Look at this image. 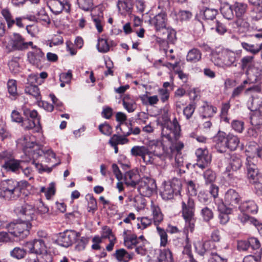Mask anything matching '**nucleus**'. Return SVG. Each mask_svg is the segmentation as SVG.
Segmentation results:
<instances>
[{"label":"nucleus","instance_id":"f257e3e1","mask_svg":"<svg viewBox=\"0 0 262 262\" xmlns=\"http://www.w3.org/2000/svg\"><path fill=\"white\" fill-rule=\"evenodd\" d=\"M238 58L236 51L224 49L219 52H213L211 60L216 66L226 69L236 66Z\"/></svg>","mask_w":262,"mask_h":262},{"label":"nucleus","instance_id":"f03ea898","mask_svg":"<svg viewBox=\"0 0 262 262\" xmlns=\"http://www.w3.org/2000/svg\"><path fill=\"white\" fill-rule=\"evenodd\" d=\"M130 154L135 157H140L146 164H160L158 159L162 162L165 160V156L161 154H158L156 150H151L146 146H134L130 150Z\"/></svg>","mask_w":262,"mask_h":262},{"label":"nucleus","instance_id":"7ed1b4c3","mask_svg":"<svg viewBox=\"0 0 262 262\" xmlns=\"http://www.w3.org/2000/svg\"><path fill=\"white\" fill-rule=\"evenodd\" d=\"M194 211L195 205L194 200L188 196L184 199L182 202V216L185 221L184 233L192 232L194 230L195 221Z\"/></svg>","mask_w":262,"mask_h":262},{"label":"nucleus","instance_id":"20e7f679","mask_svg":"<svg viewBox=\"0 0 262 262\" xmlns=\"http://www.w3.org/2000/svg\"><path fill=\"white\" fill-rule=\"evenodd\" d=\"M28 183L26 181L17 182L13 180H7L1 182V187L4 191L5 198L7 199H15L28 187Z\"/></svg>","mask_w":262,"mask_h":262},{"label":"nucleus","instance_id":"39448f33","mask_svg":"<svg viewBox=\"0 0 262 262\" xmlns=\"http://www.w3.org/2000/svg\"><path fill=\"white\" fill-rule=\"evenodd\" d=\"M26 247L29 249V252L38 255V258L42 259L46 262H52L53 257L46 246L43 239H35L32 241L27 242Z\"/></svg>","mask_w":262,"mask_h":262},{"label":"nucleus","instance_id":"423d86ee","mask_svg":"<svg viewBox=\"0 0 262 262\" xmlns=\"http://www.w3.org/2000/svg\"><path fill=\"white\" fill-rule=\"evenodd\" d=\"M181 131V127L177 119L174 117L172 121L165 122L162 127L161 144L164 146V142L167 140L170 144L173 138H176Z\"/></svg>","mask_w":262,"mask_h":262},{"label":"nucleus","instance_id":"0eeeda50","mask_svg":"<svg viewBox=\"0 0 262 262\" xmlns=\"http://www.w3.org/2000/svg\"><path fill=\"white\" fill-rule=\"evenodd\" d=\"M181 188V181L177 178H173L171 180L164 182L161 191V195L163 199L165 200L173 198L180 192Z\"/></svg>","mask_w":262,"mask_h":262},{"label":"nucleus","instance_id":"6e6552de","mask_svg":"<svg viewBox=\"0 0 262 262\" xmlns=\"http://www.w3.org/2000/svg\"><path fill=\"white\" fill-rule=\"evenodd\" d=\"M31 224L24 221L13 222L7 226L8 231L11 235L19 238H24L29 234Z\"/></svg>","mask_w":262,"mask_h":262},{"label":"nucleus","instance_id":"1a4fd4ad","mask_svg":"<svg viewBox=\"0 0 262 262\" xmlns=\"http://www.w3.org/2000/svg\"><path fill=\"white\" fill-rule=\"evenodd\" d=\"M138 190L143 196L149 197L156 189V184L154 179L143 178L137 183Z\"/></svg>","mask_w":262,"mask_h":262},{"label":"nucleus","instance_id":"9d476101","mask_svg":"<svg viewBox=\"0 0 262 262\" xmlns=\"http://www.w3.org/2000/svg\"><path fill=\"white\" fill-rule=\"evenodd\" d=\"M242 165V161L238 156L235 155L231 156L229 165L226 167V172L231 182L236 183L239 179L237 176L234 175V172L241 168Z\"/></svg>","mask_w":262,"mask_h":262},{"label":"nucleus","instance_id":"9b49d317","mask_svg":"<svg viewBox=\"0 0 262 262\" xmlns=\"http://www.w3.org/2000/svg\"><path fill=\"white\" fill-rule=\"evenodd\" d=\"M14 211L22 220L27 222L30 223L35 217V207L31 204H25L18 206Z\"/></svg>","mask_w":262,"mask_h":262},{"label":"nucleus","instance_id":"f8f14e48","mask_svg":"<svg viewBox=\"0 0 262 262\" xmlns=\"http://www.w3.org/2000/svg\"><path fill=\"white\" fill-rule=\"evenodd\" d=\"M80 235L78 232L74 230H66L60 233L57 239L58 244L62 247H68L76 241Z\"/></svg>","mask_w":262,"mask_h":262},{"label":"nucleus","instance_id":"ddd939ff","mask_svg":"<svg viewBox=\"0 0 262 262\" xmlns=\"http://www.w3.org/2000/svg\"><path fill=\"white\" fill-rule=\"evenodd\" d=\"M48 5L55 14H58L62 11L67 13L70 11L71 4L69 0H49Z\"/></svg>","mask_w":262,"mask_h":262},{"label":"nucleus","instance_id":"4468645a","mask_svg":"<svg viewBox=\"0 0 262 262\" xmlns=\"http://www.w3.org/2000/svg\"><path fill=\"white\" fill-rule=\"evenodd\" d=\"M253 162L254 158L250 156L247 158V176L250 183H254L255 181L262 178V173L258 174L257 167Z\"/></svg>","mask_w":262,"mask_h":262},{"label":"nucleus","instance_id":"2eb2a0df","mask_svg":"<svg viewBox=\"0 0 262 262\" xmlns=\"http://www.w3.org/2000/svg\"><path fill=\"white\" fill-rule=\"evenodd\" d=\"M167 15L164 11H162L149 20V24L154 26L156 31L163 30L166 28Z\"/></svg>","mask_w":262,"mask_h":262},{"label":"nucleus","instance_id":"dca6fc26","mask_svg":"<svg viewBox=\"0 0 262 262\" xmlns=\"http://www.w3.org/2000/svg\"><path fill=\"white\" fill-rule=\"evenodd\" d=\"M195 155L197 157L196 165L201 169L205 168L211 162V156L208 154V152L206 149H197Z\"/></svg>","mask_w":262,"mask_h":262},{"label":"nucleus","instance_id":"f3484780","mask_svg":"<svg viewBox=\"0 0 262 262\" xmlns=\"http://www.w3.org/2000/svg\"><path fill=\"white\" fill-rule=\"evenodd\" d=\"M133 5V0H118L116 4L118 13L123 16L132 14Z\"/></svg>","mask_w":262,"mask_h":262},{"label":"nucleus","instance_id":"a211bd4d","mask_svg":"<svg viewBox=\"0 0 262 262\" xmlns=\"http://www.w3.org/2000/svg\"><path fill=\"white\" fill-rule=\"evenodd\" d=\"M215 203L217 206L218 210L220 212L219 215L220 222L221 224H226L229 220L228 213L230 210L225 206L222 200H215Z\"/></svg>","mask_w":262,"mask_h":262},{"label":"nucleus","instance_id":"6ab92c4d","mask_svg":"<svg viewBox=\"0 0 262 262\" xmlns=\"http://www.w3.org/2000/svg\"><path fill=\"white\" fill-rule=\"evenodd\" d=\"M44 59L43 53L37 47H35L34 50L30 51L28 53V61L33 65L38 66Z\"/></svg>","mask_w":262,"mask_h":262},{"label":"nucleus","instance_id":"aec40b11","mask_svg":"<svg viewBox=\"0 0 262 262\" xmlns=\"http://www.w3.org/2000/svg\"><path fill=\"white\" fill-rule=\"evenodd\" d=\"M215 142V148L217 150L223 153L226 151L227 139V135L224 132H219L214 138Z\"/></svg>","mask_w":262,"mask_h":262},{"label":"nucleus","instance_id":"412c9836","mask_svg":"<svg viewBox=\"0 0 262 262\" xmlns=\"http://www.w3.org/2000/svg\"><path fill=\"white\" fill-rule=\"evenodd\" d=\"M241 200V197L237 192L234 189H230L225 193L224 197V204L234 206L237 204Z\"/></svg>","mask_w":262,"mask_h":262},{"label":"nucleus","instance_id":"4be33fe9","mask_svg":"<svg viewBox=\"0 0 262 262\" xmlns=\"http://www.w3.org/2000/svg\"><path fill=\"white\" fill-rule=\"evenodd\" d=\"M246 74L250 83H255L262 78V69L254 66L246 70Z\"/></svg>","mask_w":262,"mask_h":262},{"label":"nucleus","instance_id":"5701e85b","mask_svg":"<svg viewBox=\"0 0 262 262\" xmlns=\"http://www.w3.org/2000/svg\"><path fill=\"white\" fill-rule=\"evenodd\" d=\"M31 161L26 160L24 161V162H29ZM23 161L16 160L15 159H10L6 160L5 161L4 165H3V167L5 168L7 171H12L13 172H17L19 169L20 168V163Z\"/></svg>","mask_w":262,"mask_h":262},{"label":"nucleus","instance_id":"b1692460","mask_svg":"<svg viewBox=\"0 0 262 262\" xmlns=\"http://www.w3.org/2000/svg\"><path fill=\"white\" fill-rule=\"evenodd\" d=\"M150 210L152 216V220L155 226H158L163 220V214L158 204L151 201Z\"/></svg>","mask_w":262,"mask_h":262},{"label":"nucleus","instance_id":"393cba45","mask_svg":"<svg viewBox=\"0 0 262 262\" xmlns=\"http://www.w3.org/2000/svg\"><path fill=\"white\" fill-rule=\"evenodd\" d=\"M254 8L252 10V19L258 20L262 18V0H249Z\"/></svg>","mask_w":262,"mask_h":262},{"label":"nucleus","instance_id":"a878e982","mask_svg":"<svg viewBox=\"0 0 262 262\" xmlns=\"http://www.w3.org/2000/svg\"><path fill=\"white\" fill-rule=\"evenodd\" d=\"M216 107L209 104L207 102H204L199 108L200 115L203 118L212 117L216 113Z\"/></svg>","mask_w":262,"mask_h":262},{"label":"nucleus","instance_id":"bb28decb","mask_svg":"<svg viewBox=\"0 0 262 262\" xmlns=\"http://www.w3.org/2000/svg\"><path fill=\"white\" fill-rule=\"evenodd\" d=\"M139 174L133 170L126 172L124 174V182L127 186L135 187L139 181Z\"/></svg>","mask_w":262,"mask_h":262},{"label":"nucleus","instance_id":"cd10ccee","mask_svg":"<svg viewBox=\"0 0 262 262\" xmlns=\"http://www.w3.org/2000/svg\"><path fill=\"white\" fill-rule=\"evenodd\" d=\"M236 18V20L232 23L233 27L242 32L247 31L250 27V24L246 15L242 17H237Z\"/></svg>","mask_w":262,"mask_h":262},{"label":"nucleus","instance_id":"c85d7f7f","mask_svg":"<svg viewBox=\"0 0 262 262\" xmlns=\"http://www.w3.org/2000/svg\"><path fill=\"white\" fill-rule=\"evenodd\" d=\"M247 105L249 110L253 112L262 110L261 96L251 97L248 101Z\"/></svg>","mask_w":262,"mask_h":262},{"label":"nucleus","instance_id":"c756f323","mask_svg":"<svg viewBox=\"0 0 262 262\" xmlns=\"http://www.w3.org/2000/svg\"><path fill=\"white\" fill-rule=\"evenodd\" d=\"M239 209L241 212L255 213L257 212L258 207L254 201L249 200L242 202Z\"/></svg>","mask_w":262,"mask_h":262},{"label":"nucleus","instance_id":"7c9ffc66","mask_svg":"<svg viewBox=\"0 0 262 262\" xmlns=\"http://www.w3.org/2000/svg\"><path fill=\"white\" fill-rule=\"evenodd\" d=\"M220 11L223 16L228 20H232L234 17L233 5H230L228 3L221 4Z\"/></svg>","mask_w":262,"mask_h":262},{"label":"nucleus","instance_id":"2f4dec72","mask_svg":"<svg viewBox=\"0 0 262 262\" xmlns=\"http://www.w3.org/2000/svg\"><path fill=\"white\" fill-rule=\"evenodd\" d=\"M163 34L166 36L167 41L165 40L164 38L160 41L161 46H164L167 43H174L176 40V31L170 28H166L163 30Z\"/></svg>","mask_w":262,"mask_h":262},{"label":"nucleus","instance_id":"473e14b6","mask_svg":"<svg viewBox=\"0 0 262 262\" xmlns=\"http://www.w3.org/2000/svg\"><path fill=\"white\" fill-rule=\"evenodd\" d=\"M114 255L119 261L128 262L133 258L134 254L127 252L124 249H120L116 251Z\"/></svg>","mask_w":262,"mask_h":262},{"label":"nucleus","instance_id":"72a5a7b5","mask_svg":"<svg viewBox=\"0 0 262 262\" xmlns=\"http://www.w3.org/2000/svg\"><path fill=\"white\" fill-rule=\"evenodd\" d=\"M201 58L202 53L199 49L196 48L189 50L186 56V60L192 63L200 61Z\"/></svg>","mask_w":262,"mask_h":262},{"label":"nucleus","instance_id":"f704fd0d","mask_svg":"<svg viewBox=\"0 0 262 262\" xmlns=\"http://www.w3.org/2000/svg\"><path fill=\"white\" fill-rule=\"evenodd\" d=\"M21 124L24 128L26 130L35 128L36 131H38L40 128L39 119L33 120L27 118L24 120H23Z\"/></svg>","mask_w":262,"mask_h":262},{"label":"nucleus","instance_id":"c9c22d12","mask_svg":"<svg viewBox=\"0 0 262 262\" xmlns=\"http://www.w3.org/2000/svg\"><path fill=\"white\" fill-rule=\"evenodd\" d=\"M123 235L125 246L131 249L135 248L138 241L137 235L134 234L126 235V231H124Z\"/></svg>","mask_w":262,"mask_h":262},{"label":"nucleus","instance_id":"e433bc0d","mask_svg":"<svg viewBox=\"0 0 262 262\" xmlns=\"http://www.w3.org/2000/svg\"><path fill=\"white\" fill-rule=\"evenodd\" d=\"M122 103L124 108L128 113H133L136 109V103L129 95H127L124 97L122 100Z\"/></svg>","mask_w":262,"mask_h":262},{"label":"nucleus","instance_id":"4c0bfd02","mask_svg":"<svg viewBox=\"0 0 262 262\" xmlns=\"http://www.w3.org/2000/svg\"><path fill=\"white\" fill-rule=\"evenodd\" d=\"M248 6L246 4L241 2H235L233 5V10L236 17L245 16Z\"/></svg>","mask_w":262,"mask_h":262},{"label":"nucleus","instance_id":"58836bf2","mask_svg":"<svg viewBox=\"0 0 262 262\" xmlns=\"http://www.w3.org/2000/svg\"><path fill=\"white\" fill-rule=\"evenodd\" d=\"M250 123L252 125L258 128L262 125V110L254 112L250 116Z\"/></svg>","mask_w":262,"mask_h":262},{"label":"nucleus","instance_id":"ea45409f","mask_svg":"<svg viewBox=\"0 0 262 262\" xmlns=\"http://www.w3.org/2000/svg\"><path fill=\"white\" fill-rule=\"evenodd\" d=\"M13 47L17 50H24L26 49V44L23 37L18 33H14L12 38Z\"/></svg>","mask_w":262,"mask_h":262},{"label":"nucleus","instance_id":"a19ab883","mask_svg":"<svg viewBox=\"0 0 262 262\" xmlns=\"http://www.w3.org/2000/svg\"><path fill=\"white\" fill-rule=\"evenodd\" d=\"M25 91L26 94L31 95L35 98L36 100L39 101L41 99L39 90L36 85H27L25 86Z\"/></svg>","mask_w":262,"mask_h":262},{"label":"nucleus","instance_id":"79ce46f5","mask_svg":"<svg viewBox=\"0 0 262 262\" xmlns=\"http://www.w3.org/2000/svg\"><path fill=\"white\" fill-rule=\"evenodd\" d=\"M241 67L242 70H248L255 66L254 56H245L242 57L240 62Z\"/></svg>","mask_w":262,"mask_h":262},{"label":"nucleus","instance_id":"37998d69","mask_svg":"<svg viewBox=\"0 0 262 262\" xmlns=\"http://www.w3.org/2000/svg\"><path fill=\"white\" fill-rule=\"evenodd\" d=\"M158 259L159 262H174L172 253L168 248L161 250Z\"/></svg>","mask_w":262,"mask_h":262},{"label":"nucleus","instance_id":"c03bdc74","mask_svg":"<svg viewBox=\"0 0 262 262\" xmlns=\"http://www.w3.org/2000/svg\"><path fill=\"white\" fill-rule=\"evenodd\" d=\"M227 139L228 140L227 149L228 148L230 150H235L239 143L238 138L233 135H227Z\"/></svg>","mask_w":262,"mask_h":262},{"label":"nucleus","instance_id":"a18cd8bd","mask_svg":"<svg viewBox=\"0 0 262 262\" xmlns=\"http://www.w3.org/2000/svg\"><path fill=\"white\" fill-rule=\"evenodd\" d=\"M262 86L260 84L253 85L246 89L245 93L247 95H250L251 97L262 96Z\"/></svg>","mask_w":262,"mask_h":262},{"label":"nucleus","instance_id":"49530a36","mask_svg":"<svg viewBox=\"0 0 262 262\" xmlns=\"http://www.w3.org/2000/svg\"><path fill=\"white\" fill-rule=\"evenodd\" d=\"M1 14L6 20L9 28L11 27L14 25V18L8 9L5 8L2 9Z\"/></svg>","mask_w":262,"mask_h":262},{"label":"nucleus","instance_id":"de8ad7c7","mask_svg":"<svg viewBox=\"0 0 262 262\" xmlns=\"http://www.w3.org/2000/svg\"><path fill=\"white\" fill-rule=\"evenodd\" d=\"M27 254L26 250L23 248L15 247L11 252L10 255L17 259H21L25 257Z\"/></svg>","mask_w":262,"mask_h":262},{"label":"nucleus","instance_id":"09e8293b","mask_svg":"<svg viewBox=\"0 0 262 262\" xmlns=\"http://www.w3.org/2000/svg\"><path fill=\"white\" fill-rule=\"evenodd\" d=\"M238 219L243 224H252L256 223V219L253 217L249 216L247 213L245 212H241L238 216Z\"/></svg>","mask_w":262,"mask_h":262},{"label":"nucleus","instance_id":"8fccbe9b","mask_svg":"<svg viewBox=\"0 0 262 262\" xmlns=\"http://www.w3.org/2000/svg\"><path fill=\"white\" fill-rule=\"evenodd\" d=\"M97 48L99 52L106 53L110 50V46L105 39L98 38Z\"/></svg>","mask_w":262,"mask_h":262},{"label":"nucleus","instance_id":"3c124183","mask_svg":"<svg viewBox=\"0 0 262 262\" xmlns=\"http://www.w3.org/2000/svg\"><path fill=\"white\" fill-rule=\"evenodd\" d=\"M218 12L214 8H206L203 11V18L206 20H213Z\"/></svg>","mask_w":262,"mask_h":262},{"label":"nucleus","instance_id":"603ef678","mask_svg":"<svg viewBox=\"0 0 262 262\" xmlns=\"http://www.w3.org/2000/svg\"><path fill=\"white\" fill-rule=\"evenodd\" d=\"M18 141L25 149L33 148L36 145L33 140L29 136H25L23 139H19Z\"/></svg>","mask_w":262,"mask_h":262},{"label":"nucleus","instance_id":"864d4df0","mask_svg":"<svg viewBox=\"0 0 262 262\" xmlns=\"http://www.w3.org/2000/svg\"><path fill=\"white\" fill-rule=\"evenodd\" d=\"M79 8L84 11H88L93 7V0H77Z\"/></svg>","mask_w":262,"mask_h":262},{"label":"nucleus","instance_id":"5fc2aeb1","mask_svg":"<svg viewBox=\"0 0 262 262\" xmlns=\"http://www.w3.org/2000/svg\"><path fill=\"white\" fill-rule=\"evenodd\" d=\"M7 89L9 94L15 97L17 95L16 81L10 79L7 82Z\"/></svg>","mask_w":262,"mask_h":262},{"label":"nucleus","instance_id":"6e6d98bb","mask_svg":"<svg viewBox=\"0 0 262 262\" xmlns=\"http://www.w3.org/2000/svg\"><path fill=\"white\" fill-rule=\"evenodd\" d=\"M36 150V154L38 155L41 156L43 155L45 156L47 162L51 161L52 159H55L56 155L52 150H47L45 152L40 149Z\"/></svg>","mask_w":262,"mask_h":262},{"label":"nucleus","instance_id":"4d7b16f0","mask_svg":"<svg viewBox=\"0 0 262 262\" xmlns=\"http://www.w3.org/2000/svg\"><path fill=\"white\" fill-rule=\"evenodd\" d=\"M23 114L24 116L27 118H30V119L36 120L39 119L38 117V113L36 111L33 110H31L26 106H23Z\"/></svg>","mask_w":262,"mask_h":262},{"label":"nucleus","instance_id":"13d9d810","mask_svg":"<svg viewBox=\"0 0 262 262\" xmlns=\"http://www.w3.org/2000/svg\"><path fill=\"white\" fill-rule=\"evenodd\" d=\"M128 142V139L125 137L117 135H114L109 140L108 143H114V145H115V144H125Z\"/></svg>","mask_w":262,"mask_h":262},{"label":"nucleus","instance_id":"bf43d9fd","mask_svg":"<svg viewBox=\"0 0 262 262\" xmlns=\"http://www.w3.org/2000/svg\"><path fill=\"white\" fill-rule=\"evenodd\" d=\"M156 226L158 233L160 237V246L165 247L167 243V234L166 231L159 225Z\"/></svg>","mask_w":262,"mask_h":262},{"label":"nucleus","instance_id":"052dcab7","mask_svg":"<svg viewBox=\"0 0 262 262\" xmlns=\"http://www.w3.org/2000/svg\"><path fill=\"white\" fill-rule=\"evenodd\" d=\"M188 233H184L186 235V245L184 247L182 253L184 255H187L189 259H190L191 257H193V255L191 251V245L189 241Z\"/></svg>","mask_w":262,"mask_h":262},{"label":"nucleus","instance_id":"680f3d73","mask_svg":"<svg viewBox=\"0 0 262 262\" xmlns=\"http://www.w3.org/2000/svg\"><path fill=\"white\" fill-rule=\"evenodd\" d=\"M201 214L205 222H208L213 217V213L212 210L207 207H204L202 209Z\"/></svg>","mask_w":262,"mask_h":262},{"label":"nucleus","instance_id":"e2e57ef3","mask_svg":"<svg viewBox=\"0 0 262 262\" xmlns=\"http://www.w3.org/2000/svg\"><path fill=\"white\" fill-rule=\"evenodd\" d=\"M194 246L195 251L201 256L207 252L204 242L198 241L194 243Z\"/></svg>","mask_w":262,"mask_h":262},{"label":"nucleus","instance_id":"0e129e2a","mask_svg":"<svg viewBox=\"0 0 262 262\" xmlns=\"http://www.w3.org/2000/svg\"><path fill=\"white\" fill-rule=\"evenodd\" d=\"M204 178L207 184H212L215 180V173L210 169L206 170L204 173Z\"/></svg>","mask_w":262,"mask_h":262},{"label":"nucleus","instance_id":"69168bd1","mask_svg":"<svg viewBox=\"0 0 262 262\" xmlns=\"http://www.w3.org/2000/svg\"><path fill=\"white\" fill-rule=\"evenodd\" d=\"M147 241H142V242H137L136 246V252L140 255H144L146 253L145 245L147 244Z\"/></svg>","mask_w":262,"mask_h":262},{"label":"nucleus","instance_id":"338daca9","mask_svg":"<svg viewBox=\"0 0 262 262\" xmlns=\"http://www.w3.org/2000/svg\"><path fill=\"white\" fill-rule=\"evenodd\" d=\"M192 16L191 13L187 10H180L177 14V19L181 21L189 20Z\"/></svg>","mask_w":262,"mask_h":262},{"label":"nucleus","instance_id":"774afa93","mask_svg":"<svg viewBox=\"0 0 262 262\" xmlns=\"http://www.w3.org/2000/svg\"><path fill=\"white\" fill-rule=\"evenodd\" d=\"M158 92L160 100L163 103H165L168 100L169 91L167 89H159Z\"/></svg>","mask_w":262,"mask_h":262}]
</instances>
